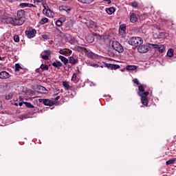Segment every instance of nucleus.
Here are the masks:
<instances>
[{"label":"nucleus","mask_w":176,"mask_h":176,"mask_svg":"<svg viewBox=\"0 0 176 176\" xmlns=\"http://www.w3.org/2000/svg\"><path fill=\"white\" fill-rule=\"evenodd\" d=\"M25 11L24 10H19L17 11L16 19L18 21L17 23L23 25L25 21Z\"/></svg>","instance_id":"obj_1"},{"label":"nucleus","mask_w":176,"mask_h":176,"mask_svg":"<svg viewBox=\"0 0 176 176\" xmlns=\"http://www.w3.org/2000/svg\"><path fill=\"white\" fill-rule=\"evenodd\" d=\"M129 44L131 46H140L144 43V41L141 38V37H131L129 40Z\"/></svg>","instance_id":"obj_2"},{"label":"nucleus","mask_w":176,"mask_h":176,"mask_svg":"<svg viewBox=\"0 0 176 176\" xmlns=\"http://www.w3.org/2000/svg\"><path fill=\"white\" fill-rule=\"evenodd\" d=\"M111 46L116 52H118V53H123V52H124V49L122 44L117 41H113Z\"/></svg>","instance_id":"obj_3"},{"label":"nucleus","mask_w":176,"mask_h":176,"mask_svg":"<svg viewBox=\"0 0 176 176\" xmlns=\"http://www.w3.org/2000/svg\"><path fill=\"white\" fill-rule=\"evenodd\" d=\"M148 96H149V91H145L143 93V95L139 96L141 97V102L142 105H148L149 100H148Z\"/></svg>","instance_id":"obj_4"},{"label":"nucleus","mask_w":176,"mask_h":176,"mask_svg":"<svg viewBox=\"0 0 176 176\" xmlns=\"http://www.w3.org/2000/svg\"><path fill=\"white\" fill-rule=\"evenodd\" d=\"M103 65L105 68H108L109 69H111L113 71V69H119L120 68V66L119 65H115V64H111V63H103Z\"/></svg>","instance_id":"obj_5"},{"label":"nucleus","mask_w":176,"mask_h":176,"mask_svg":"<svg viewBox=\"0 0 176 176\" xmlns=\"http://www.w3.org/2000/svg\"><path fill=\"white\" fill-rule=\"evenodd\" d=\"M52 51L50 50H45L41 54V58H43V60H49V57H50Z\"/></svg>","instance_id":"obj_6"},{"label":"nucleus","mask_w":176,"mask_h":176,"mask_svg":"<svg viewBox=\"0 0 176 176\" xmlns=\"http://www.w3.org/2000/svg\"><path fill=\"white\" fill-rule=\"evenodd\" d=\"M138 51L139 53H147V52H149V46L145 45H138Z\"/></svg>","instance_id":"obj_7"},{"label":"nucleus","mask_w":176,"mask_h":176,"mask_svg":"<svg viewBox=\"0 0 176 176\" xmlns=\"http://www.w3.org/2000/svg\"><path fill=\"white\" fill-rule=\"evenodd\" d=\"M36 34V30L35 29H32V30L25 31V36L30 39H31V38H34Z\"/></svg>","instance_id":"obj_8"},{"label":"nucleus","mask_w":176,"mask_h":176,"mask_svg":"<svg viewBox=\"0 0 176 176\" xmlns=\"http://www.w3.org/2000/svg\"><path fill=\"white\" fill-rule=\"evenodd\" d=\"M39 102H43L44 105L48 106V107H53L54 105V102L50 100V99H38Z\"/></svg>","instance_id":"obj_9"},{"label":"nucleus","mask_w":176,"mask_h":176,"mask_svg":"<svg viewBox=\"0 0 176 176\" xmlns=\"http://www.w3.org/2000/svg\"><path fill=\"white\" fill-rule=\"evenodd\" d=\"M151 46L153 47V49H157L160 53L164 52L165 48H164V45H163L151 44Z\"/></svg>","instance_id":"obj_10"},{"label":"nucleus","mask_w":176,"mask_h":176,"mask_svg":"<svg viewBox=\"0 0 176 176\" xmlns=\"http://www.w3.org/2000/svg\"><path fill=\"white\" fill-rule=\"evenodd\" d=\"M7 21L8 23H9L10 24H14V25H21L20 24H19V21L17 20V19L13 18V17H9L7 19Z\"/></svg>","instance_id":"obj_11"},{"label":"nucleus","mask_w":176,"mask_h":176,"mask_svg":"<svg viewBox=\"0 0 176 176\" xmlns=\"http://www.w3.org/2000/svg\"><path fill=\"white\" fill-rule=\"evenodd\" d=\"M10 78V74L8 72H0V79H9Z\"/></svg>","instance_id":"obj_12"},{"label":"nucleus","mask_w":176,"mask_h":176,"mask_svg":"<svg viewBox=\"0 0 176 176\" xmlns=\"http://www.w3.org/2000/svg\"><path fill=\"white\" fill-rule=\"evenodd\" d=\"M85 50V53L87 57H89V58H94V57H96V54L93 53L89 50H87V49L84 48Z\"/></svg>","instance_id":"obj_13"},{"label":"nucleus","mask_w":176,"mask_h":176,"mask_svg":"<svg viewBox=\"0 0 176 176\" xmlns=\"http://www.w3.org/2000/svg\"><path fill=\"white\" fill-rule=\"evenodd\" d=\"M68 63L75 65V64H78L79 63V60H78V58H75L74 56H69Z\"/></svg>","instance_id":"obj_14"},{"label":"nucleus","mask_w":176,"mask_h":176,"mask_svg":"<svg viewBox=\"0 0 176 176\" xmlns=\"http://www.w3.org/2000/svg\"><path fill=\"white\" fill-rule=\"evenodd\" d=\"M138 96H142L144 95V93H145V87L142 85H140L138 86Z\"/></svg>","instance_id":"obj_15"},{"label":"nucleus","mask_w":176,"mask_h":176,"mask_svg":"<svg viewBox=\"0 0 176 176\" xmlns=\"http://www.w3.org/2000/svg\"><path fill=\"white\" fill-rule=\"evenodd\" d=\"M130 21L131 23H137V21H138V18L137 17V14H135V13L131 14Z\"/></svg>","instance_id":"obj_16"},{"label":"nucleus","mask_w":176,"mask_h":176,"mask_svg":"<svg viewBox=\"0 0 176 176\" xmlns=\"http://www.w3.org/2000/svg\"><path fill=\"white\" fill-rule=\"evenodd\" d=\"M88 28H91V30H96L97 28V23L96 22L91 21L87 24Z\"/></svg>","instance_id":"obj_17"},{"label":"nucleus","mask_w":176,"mask_h":176,"mask_svg":"<svg viewBox=\"0 0 176 176\" xmlns=\"http://www.w3.org/2000/svg\"><path fill=\"white\" fill-rule=\"evenodd\" d=\"M71 81L73 82L74 83H78V82H79V78H78V74H76V73H74L72 76Z\"/></svg>","instance_id":"obj_18"},{"label":"nucleus","mask_w":176,"mask_h":176,"mask_svg":"<svg viewBox=\"0 0 176 176\" xmlns=\"http://www.w3.org/2000/svg\"><path fill=\"white\" fill-rule=\"evenodd\" d=\"M52 65L55 68H61V67H63V63H60L59 60H56L55 62L52 63Z\"/></svg>","instance_id":"obj_19"},{"label":"nucleus","mask_w":176,"mask_h":176,"mask_svg":"<svg viewBox=\"0 0 176 176\" xmlns=\"http://www.w3.org/2000/svg\"><path fill=\"white\" fill-rule=\"evenodd\" d=\"M63 86L66 90H69V89H72V87L69 85V82L68 81H63Z\"/></svg>","instance_id":"obj_20"},{"label":"nucleus","mask_w":176,"mask_h":176,"mask_svg":"<svg viewBox=\"0 0 176 176\" xmlns=\"http://www.w3.org/2000/svg\"><path fill=\"white\" fill-rule=\"evenodd\" d=\"M137 68L138 67L135 65H128L126 66V69H127V71H135Z\"/></svg>","instance_id":"obj_21"},{"label":"nucleus","mask_w":176,"mask_h":176,"mask_svg":"<svg viewBox=\"0 0 176 176\" xmlns=\"http://www.w3.org/2000/svg\"><path fill=\"white\" fill-rule=\"evenodd\" d=\"M59 59L65 65H67L68 64V58H65V56H63L61 55L59 56Z\"/></svg>","instance_id":"obj_22"},{"label":"nucleus","mask_w":176,"mask_h":176,"mask_svg":"<svg viewBox=\"0 0 176 176\" xmlns=\"http://www.w3.org/2000/svg\"><path fill=\"white\" fill-rule=\"evenodd\" d=\"M86 39L89 43H93V42H94V37L91 35L87 36Z\"/></svg>","instance_id":"obj_23"},{"label":"nucleus","mask_w":176,"mask_h":176,"mask_svg":"<svg viewBox=\"0 0 176 176\" xmlns=\"http://www.w3.org/2000/svg\"><path fill=\"white\" fill-rule=\"evenodd\" d=\"M65 21V20H64V19L62 18V19L57 20L56 22V24L58 27H61V25H63V23H64Z\"/></svg>","instance_id":"obj_24"},{"label":"nucleus","mask_w":176,"mask_h":176,"mask_svg":"<svg viewBox=\"0 0 176 176\" xmlns=\"http://www.w3.org/2000/svg\"><path fill=\"white\" fill-rule=\"evenodd\" d=\"M106 12L108 14H112L113 13H115V8H109L106 10Z\"/></svg>","instance_id":"obj_25"},{"label":"nucleus","mask_w":176,"mask_h":176,"mask_svg":"<svg viewBox=\"0 0 176 176\" xmlns=\"http://www.w3.org/2000/svg\"><path fill=\"white\" fill-rule=\"evenodd\" d=\"M19 71H23L21 66H20V64L16 63L15 64V72H18Z\"/></svg>","instance_id":"obj_26"},{"label":"nucleus","mask_w":176,"mask_h":176,"mask_svg":"<svg viewBox=\"0 0 176 176\" xmlns=\"http://www.w3.org/2000/svg\"><path fill=\"white\" fill-rule=\"evenodd\" d=\"M168 57H173L174 56V50L169 49L167 52Z\"/></svg>","instance_id":"obj_27"},{"label":"nucleus","mask_w":176,"mask_h":176,"mask_svg":"<svg viewBox=\"0 0 176 176\" xmlns=\"http://www.w3.org/2000/svg\"><path fill=\"white\" fill-rule=\"evenodd\" d=\"M49 22V19L47 18H43L41 19L40 21V24H41V25H43V24H46V23Z\"/></svg>","instance_id":"obj_28"},{"label":"nucleus","mask_w":176,"mask_h":176,"mask_svg":"<svg viewBox=\"0 0 176 176\" xmlns=\"http://www.w3.org/2000/svg\"><path fill=\"white\" fill-rule=\"evenodd\" d=\"M41 69H43V71H49V66L47 65L42 64L40 66Z\"/></svg>","instance_id":"obj_29"},{"label":"nucleus","mask_w":176,"mask_h":176,"mask_svg":"<svg viewBox=\"0 0 176 176\" xmlns=\"http://www.w3.org/2000/svg\"><path fill=\"white\" fill-rule=\"evenodd\" d=\"M174 163H175V159L173 158L166 161V166H170V164H174Z\"/></svg>","instance_id":"obj_30"},{"label":"nucleus","mask_w":176,"mask_h":176,"mask_svg":"<svg viewBox=\"0 0 176 176\" xmlns=\"http://www.w3.org/2000/svg\"><path fill=\"white\" fill-rule=\"evenodd\" d=\"M119 32L122 33L126 32V26L124 25H121L120 26Z\"/></svg>","instance_id":"obj_31"},{"label":"nucleus","mask_w":176,"mask_h":176,"mask_svg":"<svg viewBox=\"0 0 176 176\" xmlns=\"http://www.w3.org/2000/svg\"><path fill=\"white\" fill-rule=\"evenodd\" d=\"M81 3H91L94 0H78Z\"/></svg>","instance_id":"obj_32"},{"label":"nucleus","mask_w":176,"mask_h":176,"mask_svg":"<svg viewBox=\"0 0 176 176\" xmlns=\"http://www.w3.org/2000/svg\"><path fill=\"white\" fill-rule=\"evenodd\" d=\"M23 104L27 107V108H34V105L28 102H23Z\"/></svg>","instance_id":"obj_33"},{"label":"nucleus","mask_w":176,"mask_h":176,"mask_svg":"<svg viewBox=\"0 0 176 176\" xmlns=\"http://www.w3.org/2000/svg\"><path fill=\"white\" fill-rule=\"evenodd\" d=\"M72 54V51L70 50H65V56H67Z\"/></svg>","instance_id":"obj_34"},{"label":"nucleus","mask_w":176,"mask_h":176,"mask_svg":"<svg viewBox=\"0 0 176 176\" xmlns=\"http://www.w3.org/2000/svg\"><path fill=\"white\" fill-rule=\"evenodd\" d=\"M20 8H28L30 6V3H21L19 4Z\"/></svg>","instance_id":"obj_35"},{"label":"nucleus","mask_w":176,"mask_h":176,"mask_svg":"<svg viewBox=\"0 0 176 176\" xmlns=\"http://www.w3.org/2000/svg\"><path fill=\"white\" fill-rule=\"evenodd\" d=\"M52 16H53V12H52V10L47 9V16L52 17Z\"/></svg>","instance_id":"obj_36"},{"label":"nucleus","mask_w":176,"mask_h":176,"mask_svg":"<svg viewBox=\"0 0 176 176\" xmlns=\"http://www.w3.org/2000/svg\"><path fill=\"white\" fill-rule=\"evenodd\" d=\"M14 41L16 43L20 42V37L19 36V35L14 36Z\"/></svg>","instance_id":"obj_37"},{"label":"nucleus","mask_w":176,"mask_h":176,"mask_svg":"<svg viewBox=\"0 0 176 176\" xmlns=\"http://www.w3.org/2000/svg\"><path fill=\"white\" fill-rule=\"evenodd\" d=\"M13 97V93H10L7 96H6V100H12Z\"/></svg>","instance_id":"obj_38"},{"label":"nucleus","mask_w":176,"mask_h":176,"mask_svg":"<svg viewBox=\"0 0 176 176\" xmlns=\"http://www.w3.org/2000/svg\"><path fill=\"white\" fill-rule=\"evenodd\" d=\"M131 6H133V8H138V3H137V1H133L131 3Z\"/></svg>","instance_id":"obj_39"},{"label":"nucleus","mask_w":176,"mask_h":176,"mask_svg":"<svg viewBox=\"0 0 176 176\" xmlns=\"http://www.w3.org/2000/svg\"><path fill=\"white\" fill-rule=\"evenodd\" d=\"M160 36H161V38H166L167 36V33H166V32H161L160 34Z\"/></svg>","instance_id":"obj_40"},{"label":"nucleus","mask_w":176,"mask_h":176,"mask_svg":"<svg viewBox=\"0 0 176 176\" xmlns=\"http://www.w3.org/2000/svg\"><path fill=\"white\" fill-rule=\"evenodd\" d=\"M133 83H135V85H137V86H140V81H138V79L134 78L133 80Z\"/></svg>","instance_id":"obj_41"},{"label":"nucleus","mask_w":176,"mask_h":176,"mask_svg":"<svg viewBox=\"0 0 176 176\" xmlns=\"http://www.w3.org/2000/svg\"><path fill=\"white\" fill-rule=\"evenodd\" d=\"M41 36H42L43 39H46V40H47V39H50V38L49 37V35H47V34H43Z\"/></svg>","instance_id":"obj_42"},{"label":"nucleus","mask_w":176,"mask_h":176,"mask_svg":"<svg viewBox=\"0 0 176 176\" xmlns=\"http://www.w3.org/2000/svg\"><path fill=\"white\" fill-rule=\"evenodd\" d=\"M90 67H94V68H98L100 65H98V64L97 63H93L90 65Z\"/></svg>","instance_id":"obj_43"},{"label":"nucleus","mask_w":176,"mask_h":176,"mask_svg":"<svg viewBox=\"0 0 176 176\" xmlns=\"http://www.w3.org/2000/svg\"><path fill=\"white\" fill-rule=\"evenodd\" d=\"M38 89L41 90L42 91H47V89L43 86L38 87Z\"/></svg>","instance_id":"obj_44"},{"label":"nucleus","mask_w":176,"mask_h":176,"mask_svg":"<svg viewBox=\"0 0 176 176\" xmlns=\"http://www.w3.org/2000/svg\"><path fill=\"white\" fill-rule=\"evenodd\" d=\"M91 35L94 38V36H97V38H101V36H100V34H98L97 33H92V34H91Z\"/></svg>","instance_id":"obj_45"},{"label":"nucleus","mask_w":176,"mask_h":176,"mask_svg":"<svg viewBox=\"0 0 176 176\" xmlns=\"http://www.w3.org/2000/svg\"><path fill=\"white\" fill-rule=\"evenodd\" d=\"M65 49H61V50H59V53H60V54H62V55H63V56H65Z\"/></svg>","instance_id":"obj_46"},{"label":"nucleus","mask_w":176,"mask_h":176,"mask_svg":"<svg viewBox=\"0 0 176 176\" xmlns=\"http://www.w3.org/2000/svg\"><path fill=\"white\" fill-rule=\"evenodd\" d=\"M56 96H57V95H56V94L54 95V100H55V101H58V99L60 98V96H58L56 97Z\"/></svg>","instance_id":"obj_47"},{"label":"nucleus","mask_w":176,"mask_h":176,"mask_svg":"<svg viewBox=\"0 0 176 176\" xmlns=\"http://www.w3.org/2000/svg\"><path fill=\"white\" fill-rule=\"evenodd\" d=\"M43 13H44V14H45V16H47V8H44L43 10Z\"/></svg>","instance_id":"obj_48"},{"label":"nucleus","mask_w":176,"mask_h":176,"mask_svg":"<svg viewBox=\"0 0 176 176\" xmlns=\"http://www.w3.org/2000/svg\"><path fill=\"white\" fill-rule=\"evenodd\" d=\"M63 10H65V12H71V9L70 8L67 9V7H63Z\"/></svg>","instance_id":"obj_49"},{"label":"nucleus","mask_w":176,"mask_h":176,"mask_svg":"<svg viewBox=\"0 0 176 176\" xmlns=\"http://www.w3.org/2000/svg\"><path fill=\"white\" fill-rule=\"evenodd\" d=\"M109 56H110V57H114L115 56V54L113 52H110L109 53Z\"/></svg>","instance_id":"obj_50"},{"label":"nucleus","mask_w":176,"mask_h":176,"mask_svg":"<svg viewBox=\"0 0 176 176\" xmlns=\"http://www.w3.org/2000/svg\"><path fill=\"white\" fill-rule=\"evenodd\" d=\"M28 8H35V6L34 4L29 3V6H28Z\"/></svg>","instance_id":"obj_51"},{"label":"nucleus","mask_w":176,"mask_h":176,"mask_svg":"<svg viewBox=\"0 0 176 176\" xmlns=\"http://www.w3.org/2000/svg\"><path fill=\"white\" fill-rule=\"evenodd\" d=\"M33 1H34V2H37L38 3H40L43 0H33Z\"/></svg>","instance_id":"obj_52"},{"label":"nucleus","mask_w":176,"mask_h":176,"mask_svg":"<svg viewBox=\"0 0 176 176\" xmlns=\"http://www.w3.org/2000/svg\"><path fill=\"white\" fill-rule=\"evenodd\" d=\"M78 52H80V50H83V47H78Z\"/></svg>","instance_id":"obj_53"},{"label":"nucleus","mask_w":176,"mask_h":176,"mask_svg":"<svg viewBox=\"0 0 176 176\" xmlns=\"http://www.w3.org/2000/svg\"><path fill=\"white\" fill-rule=\"evenodd\" d=\"M23 104H24V102H19V107H22V106H23Z\"/></svg>","instance_id":"obj_54"},{"label":"nucleus","mask_w":176,"mask_h":176,"mask_svg":"<svg viewBox=\"0 0 176 176\" xmlns=\"http://www.w3.org/2000/svg\"><path fill=\"white\" fill-rule=\"evenodd\" d=\"M78 89H80V85H78L76 90H78Z\"/></svg>","instance_id":"obj_55"},{"label":"nucleus","mask_w":176,"mask_h":176,"mask_svg":"<svg viewBox=\"0 0 176 176\" xmlns=\"http://www.w3.org/2000/svg\"><path fill=\"white\" fill-rule=\"evenodd\" d=\"M111 0H107V3H109V5L111 4Z\"/></svg>","instance_id":"obj_56"},{"label":"nucleus","mask_w":176,"mask_h":176,"mask_svg":"<svg viewBox=\"0 0 176 176\" xmlns=\"http://www.w3.org/2000/svg\"><path fill=\"white\" fill-rule=\"evenodd\" d=\"M87 65H91V63H87Z\"/></svg>","instance_id":"obj_57"},{"label":"nucleus","mask_w":176,"mask_h":176,"mask_svg":"<svg viewBox=\"0 0 176 176\" xmlns=\"http://www.w3.org/2000/svg\"><path fill=\"white\" fill-rule=\"evenodd\" d=\"M17 2H21L22 0H15Z\"/></svg>","instance_id":"obj_58"},{"label":"nucleus","mask_w":176,"mask_h":176,"mask_svg":"<svg viewBox=\"0 0 176 176\" xmlns=\"http://www.w3.org/2000/svg\"><path fill=\"white\" fill-rule=\"evenodd\" d=\"M20 119H24V116H21V117H20Z\"/></svg>","instance_id":"obj_59"},{"label":"nucleus","mask_w":176,"mask_h":176,"mask_svg":"<svg viewBox=\"0 0 176 176\" xmlns=\"http://www.w3.org/2000/svg\"><path fill=\"white\" fill-rule=\"evenodd\" d=\"M1 60H2V57L0 56V61H1Z\"/></svg>","instance_id":"obj_60"},{"label":"nucleus","mask_w":176,"mask_h":176,"mask_svg":"<svg viewBox=\"0 0 176 176\" xmlns=\"http://www.w3.org/2000/svg\"><path fill=\"white\" fill-rule=\"evenodd\" d=\"M103 1H104L107 2V1H108V0H103Z\"/></svg>","instance_id":"obj_61"},{"label":"nucleus","mask_w":176,"mask_h":176,"mask_svg":"<svg viewBox=\"0 0 176 176\" xmlns=\"http://www.w3.org/2000/svg\"><path fill=\"white\" fill-rule=\"evenodd\" d=\"M172 25H174V23H172Z\"/></svg>","instance_id":"obj_62"}]
</instances>
